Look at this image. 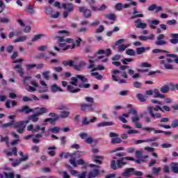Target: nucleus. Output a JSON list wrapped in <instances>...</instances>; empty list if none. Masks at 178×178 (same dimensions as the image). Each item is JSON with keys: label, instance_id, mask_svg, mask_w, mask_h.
<instances>
[{"label": "nucleus", "instance_id": "obj_1", "mask_svg": "<svg viewBox=\"0 0 178 178\" xmlns=\"http://www.w3.org/2000/svg\"><path fill=\"white\" fill-rule=\"evenodd\" d=\"M38 115L35 113L33 115H29L28 117V120L25 121L17 122L15 124V127L17 128V133H19V134H23V133H24V129H26V125L27 124V123H30V120H32L33 123H37V122H38Z\"/></svg>", "mask_w": 178, "mask_h": 178}, {"label": "nucleus", "instance_id": "obj_2", "mask_svg": "<svg viewBox=\"0 0 178 178\" xmlns=\"http://www.w3.org/2000/svg\"><path fill=\"white\" fill-rule=\"evenodd\" d=\"M126 161H134V159L133 157H124L122 159H120L117 161L118 163L116 165V161L113 160L111 163V168L113 169V170H116V169H120L122 166H124V165H126Z\"/></svg>", "mask_w": 178, "mask_h": 178}, {"label": "nucleus", "instance_id": "obj_3", "mask_svg": "<svg viewBox=\"0 0 178 178\" xmlns=\"http://www.w3.org/2000/svg\"><path fill=\"white\" fill-rule=\"evenodd\" d=\"M41 130V134H37L34 138H32V141L34 144H38L40 143V139L42 138V134L45 133V127H40V125H36L35 129L32 130V133H38Z\"/></svg>", "mask_w": 178, "mask_h": 178}, {"label": "nucleus", "instance_id": "obj_4", "mask_svg": "<svg viewBox=\"0 0 178 178\" xmlns=\"http://www.w3.org/2000/svg\"><path fill=\"white\" fill-rule=\"evenodd\" d=\"M173 62H175V58L170 57L167 58V63L163 60H161L159 61V63L163 65L167 70H173V65L170 63H173Z\"/></svg>", "mask_w": 178, "mask_h": 178}, {"label": "nucleus", "instance_id": "obj_5", "mask_svg": "<svg viewBox=\"0 0 178 178\" xmlns=\"http://www.w3.org/2000/svg\"><path fill=\"white\" fill-rule=\"evenodd\" d=\"M62 6L64 9L66 10L63 13V17L64 19H67V16H69V13H70V12H73L74 9V6H73V3H63Z\"/></svg>", "mask_w": 178, "mask_h": 178}, {"label": "nucleus", "instance_id": "obj_6", "mask_svg": "<svg viewBox=\"0 0 178 178\" xmlns=\"http://www.w3.org/2000/svg\"><path fill=\"white\" fill-rule=\"evenodd\" d=\"M19 155L21 156L22 158H20L19 159H17L11 164L12 166H13L14 168H16V166H19V165H20L22 162H26V161H28L29 159V155H24L22 152H19Z\"/></svg>", "mask_w": 178, "mask_h": 178}, {"label": "nucleus", "instance_id": "obj_7", "mask_svg": "<svg viewBox=\"0 0 178 178\" xmlns=\"http://www.w3.org/2000/svg\"><path fill=\"white\" fill-rule=\"evenodd\" d=\"M71 80V84H72V86H77L79 80H80L81 83H87L88 81V79H87V78L84 77L83 75H76L75 77H72Z\"/></svg>", "mask_w": 178, "mask_h": 178}, {"label": "nucleus", "instance_id": "obj_8", "mask_svg": "<svg viewBox=\"0 0 178 178\" xmlns=\"http://www.w3.org/2000/svg\"><path fill=\"white\" fill-rule=\"evenodd\" d=\"M23 83L24 86H29V84H31L33 87H38V83L35 82V80L33 79L31 76H26L24 78Z\"/></svg>", "mask_w": 178, "mask_h": 178}, {"label": "nucleus", "instance_id": "obj_9", "mask_svg": "<svg viewBox=\"0 0 178 178\" xmlns=\"http://www.w3.org/2000/svg\"><path fill=\"white\" fill-rule=\"evenodd\" d=\"M70 163H71L74 166V168H76L77 165H81L83 168H86V162L84 161V160L81 159L76 161L75 157H74V159H70Z\"/></svg>", "mask_w": 178, "mask_h": 178}, {"label": "nucleus", "instance_id": "obj_10", "mask_svg": "<svg viewBox=\"0 0 178 178\" xmlns=\"http://www.w3.org/2000/svg\"><path fill=\"white\" fill-rule=\"evenodd\" d=\"M158 127H163V129H176L178 127V119L173 120L170 125H165L163 124H158Z\"/></svg>", "mask_w": 178, "mask_h": 178}, {"label": "nucleus", "instance_id": "obj_11", "mask_svg": "<svg viewBox=\"0 0 178 178\" xmlns=\"http://www.w3.org/2000/svg\"><path fill=\"white\" fill-rule=\"evenodd\" d=\"M81 108L83 112H95V108L92 104H83L81 105Z\"/></svg>", "mask_w": 178, "mask_h": 178}, {"label": "nucleus", "instance_id": "obj_12", "mask_svg": "<svg viewBox=\"0 0 178 178\" xmlns=\"http://www.w3.org/2000/svg\"><path fill=\"white\" fill-rule=\"evenodd\" d=\"M70 116V111H62L60 112V115L54 118V120H58V119H67Z\"/></svg>", "mask_w": 178, "mask_h": 178}, {"label": "nucleus", "instance_id": "obj_13", "mask_svg": "<svg viewBox=\"0 0 178 178\" xmlns=\"http://www.w3.org/2000/svg\"><path fill=\"white\" fill-rule=\"evenodd\" d=\"M17 112H19V113H25V115H29V113L34 112V110H33V108H30L29 106H24L21 108H18Z\"/></svg>", "mask_w": 178, "mask_h": 178}, {"label": "nucleus", "instance_id": "obj_14", "mask_svg": "<svg viewBox=\"0 0 178 178\" xmlns=\"http://www.w3.org/2000/svg\"><path fill=\"white\" fill-rule=\"evenodd\" d=\"M165 35L163 34H159L157 36V40L155 42L156 45H165L166 44V41L165 40Z\"/></svg>", "mask_w": 178, "mask_h": 178}, {"label": "nucleus", "instance_id": "obj_15", "mask_svg": "<svg viewBox=\"0 0 178 178\" xmlns=\"http://www.w3.org/2000/svg\"><path fill=\"white\" fill-rule=\"evenodd\" d=\"M79 12H81V13H83V16L86 19L91 17L92 13H91V10L90 9H87L83 7H79Z\"/></svg>", "mask_w": 178, "mask_h": 178}, {"label": "nucleus", "instance_id": "obj_16", "mask_svg": "<svg viewBox=\"0 0 178 178\" xmlns=\"http://www.w3.org/2000/svg\"><path fill=\"white\" fill-rule=\"evenodd\" d=\"M134 173V168H130L124 170V172L122 173L123 177H130Z\"/></svg>", "mask_w": 178, "mask_h": 178}, {"label": "nucleus", "instance_id": "obj_17", "mask_svg": "<svg viewBox=\"0 0 178 178\" xmlns=\"http://www.w3.org/2000/svg\"><path fill=\"white\" fill-rule=\"evenodd\" d=\"M135 27H136V29H142L144 30V29H147V24L143 23L141 19H138L135 21Z\"/></svg>", "mask_w": 178, "mask_h": 178}, {"label": "nucleus", "instance_id": "obj_18", "mask_svg": "<svg viewBox=\"0 0 178 178\" xmlns=\"http://www.w3.org/2000/svg\"><path fill=\"white\" fill-rule=\"evenodd\" d=\"M50 90L51 92L54 93L55 92H63V90L60 88V87L58 86L56 84H52L50 86Z\"/></svg>", "mask_w": 178, "mask_h": 178}, {"label": "nucleus", "instance_id": "obj_19", "mask_svg": "<svg viewBox=\"0 0 178 178\" xmlns=\"http://www.w3.org/2000/svg\"><path fill=\"white\" fill-rule=\"evenodd\" d=\"M58 45L59 47H60V48H63V50L64 51H67V49H73L74 47H76L74 42L72 43L71 46L70 45L66 46V43H60Z\"/></svg>", "mask_w": 178, "mask_h": 178}, {"label": "nucleus", "instance_id": "obj_20", "mask_svg": "<svg viewBox=\"0 0 178 178\" xmlns=\"http://www.w3.org/2000/svg\"><path fill=\"white\" fill-rule=\"evenodd\" d=\"M36 113L35 114L38 116H41V115H44V113H47L48 108L45 107H42V108H36Z\"/></svg>", "mask_w": 178, "mask_h": 178}, {"label": "nucleus", "instance_id": "obj_21", "mask_svg": "<svg viewBox=\"0 0 178 178\" xmlns=\"http://www.w3.org/2000/svg\"><path fill=\"white\" fill-rule=\"evenodd\" d=\"M149 47H137L136 49L137 55H143V54H145V51L149 50Z\"/></svg>", "mask_w": 178, "mask_h": 178}, {"label": "nucleus", "instance_id": "obj_22", "mask_svg": "<svg viewBox=\"0 0 178 178\" xmlns=\"http://www.w3.org/2000/svg\"><path fill=\"white\" fill-rule=\"evenodd\" d=\"M21 65H16L13 67V69H17V73H19L20 77H23L24 76V71H23V68H22Z\"/></svg>", "mask_w": 178, "mask_h": 178}, {"label": "nucleus", "instance_id": "obj_23", "mask_svg": "<svg viewBox=\"0 0 178 178\" xmlns=\"http://www.w3.org/2000/svg\"><path fill=\"white\" fill-rule=\"evenodd\" d=\"M171 38H172L170 40V42L171 44H174V45H176V44H178V33L171 34Z\"/></svg>", "mask_w": 178, "mask_h": 178}, {"label": "nucleus", "instance_id": "obj_24", "mask_svg": "<svg viewBox=\"0 0 178 178\" xmlns=\"http://www.w3.org/2000/svg\"><path fill=\"white\" fill-rule=\"evenodd\" d=\"M58 42H68V44H73L74 40L71 38H67L65 40L63 37L57 36Z\"/></svg>", "mask_w": 178, "mask_h": 178}, {"label": "nucleus", "instance_id": "obj_25", "mask_svg": "<svg viewBox=\"0 0 178 178\" xmlns=\"http://www.w3.org/2000/svg\"><path fill=\"white\" fill-rule=\"evenodd\" d=\"M133 16L131 17V19H137V17H144L143 14H138V11H137V8L136 7L134 8V11H133Z\"/></svg>", "mask_w": 178, "mask_h": 178}, {"label": "nucleus", "instance_id": "obj_26", "mask_svg": "<svg viewBox=\"0 0 178 178\" xmlns=\"http://www.w3.org/2000/svg\"><path fill=\"white\" fill-rule=\"evenodd\" d=\"M87 64L84 61H80L79 65H74V67L76 70L80 71L83 70V67L86 66Z\"/></svg>", "mask_w": 178, "mask_h": 178}, {"label": "nucleus", "instance_id": "obj_27", "mask_svg": "<svg viewBox=\"0 0 178 178\" xmlns=\"http://www.w3.org/2000/svg\"><path fill=\"white\" fill-rule=\"evenodd\" d=\"M107 126H113V122H102L97 124V127H106Z\"/></svg>", "mask_w": 178, "mask_h": 178}, {"label": "nucleus", "instance_id": "obj_28", "mask_svg": "<svg viewBox=\"0 0 178 178\" xmlns=\"http://www.w3.org/2000/svg\"><path fill=\"white\" fill-rule=\"evenodd\" d=\"M120 73V70H113L112 71V75H111V79L113 81H119V79H118V76L116 74H119Z\"/></svg>", "mask_w": 178, "mask_h": 178}, {"label": "nucleus", "instance_id": "obj_29", "mask_svg": "<svg viewBox=\"0 0 178 178\" xmlns=\"http://www.w3.org/2000/svg\"><path fill=\"white\" fill-rule=\"evenodd\" d=\"M4 152L8 156H12V155H15V156H17V149H16V147H13V151L5 150Z\"/></svg>", "mask_w": 178, "mask_h": 178}, {"label": "nucleus", "instance_id": "obj_30", "mask_svg": "<svg viewBox=\"0 0 178 178\" xmlns=\"http://www.w3.org/2000/svg\"><path fill=\"white\" fill-rule=\"evenodd\" d=\"M74 85L72 84L69 85L67 86V89L68 91H70V92H72V93H76V92H79V91H80V88H74V87L73 86Z\"/></svg>", "mask_w": 178, "mask_h": 178}, {"label": "nucleus", "instance_id": "obj_31", "mask_svg": "<svg viewBox=\"0 0 178 178\" xmlns=\"http://www.w3.org/2000/svg\"><path fill=\"white\" fill-rule=\"evenodd\" d=\"M147 111L152 118H156L157 119H161L162 118V115L160 113L154 114V113H152V110L151 109V108H147Z\"/></svg>", "mask_w": 178, "mask_h": 178}, {"label": "nucleus", "instance_id": "obj_32", "mask_svg": "<svg viewBox=\"0 0 178 178\" xmlns=\"http://www.w3.org/2000/svg\"><path fill=\"white\" fill-rule=\"evenodd\" d=\"M153 94L154 95V98H165V95L161 94V92L158 89H154L153 90Z\"/></svg>", "mask_w": 178, "mask_h": 178}, {"label": "nucleus", "instance_id": "obj_33", "mask_svg": "<svg viewBox=\"0 0 178 178\" xmlns=\"http://www.w3.org/2000/svg\"><path fill=\"white\" fill-rule=\"evenodd\" d=\"M98 175H99V170L95 169L94 171L89 172L88 177V178L97 177Z\"/></svg>", "mask_w": 178, "mask_h": 178}, {"label": "nucleus", "instance_id": "obj_34", "mask_svg": "<svg viewBox=\"0 0 178 178\" xmlns=\"http://www.w3.org/2000/svg\"><path fill=\"white\" fill-rule=\"evenodd\" d=\"M149 26L151 29H152L153 30H155V29H156V26H158V24H159L160 22L158 20H152L150 22H149Z\"/></svg>", "mask_w": 178, "mask_h": 178}, {"label": "nucleus", "instance_id": "obj_35", "mask_svg": "<svg viewBox=\"0 0 178 178\" xmlns=\"http://www.w3.org/2000/svg\"><path fill=\"white\" fill-rule=\"evenodd\" d=\"M171 170L173 173L178 174V163H171Z\"/></svg>", "mask_w": 178, "mask_h": 178}, {"label": "nucleus", "instance_id": "obj_36", "mask_svg": "<svg viewBox=\"0 0 178 178\" xmlns=\"http://www.w3.org/2000/svg\"><path fill=\"white\" fill-rule=\"evenodd\" d=\"M61 129L59 127H54L53 128L49 129V131L53 134H58L60 131Z\"/></svg>", "mask_w": 178, "mask_h": 178}, {"label": "nucleus", "instance_id": "obj_37", "mask_svg": "<svg viewBox=\"0 0 178 178\" xmlns=\"http://www.w3.org/2000/svg\"><path fill=\"white\" fill-rule=\"evenodd\" d=\"M26 11L31 15H35V10H34V5H29L26 8Z\"/></svg>", "mask_w": 178, "mask_h": 178}, {"label": "nucleus", "instance_id": "obj_38", "mask_svg": "<svg viewBox=\"0 0 178 178\" xmlns=\"http://www.w3.org/2000/svg\"><path fill=\"white\" fill-rule=\"evenodd\" d=\"M26 40H27V36L22 35V36H19V38L15 39L13 41V42H15V43H16V42H24V41H26Z\"/></svg>", "mask_w": 178, "mask_h": 178}, {"label": "nucleus", "instance_id": "obj_39", "mask_svg": "<svg viewBox=\"0 0 178 178\" xmlns=\"http://www.w3.org/2000/svg\"><path fill=\"white\" fill-rule=\"evenodd\" d=\"M63 66H70V67H72V66H74V61L72 60H65L63 61Z\"/></svg>", "mask_w": 178, "mask_h": 178}, {"label": "nucleus", "instance_id": "obj_40", "mask_svg": "<svg viewBox=\"0 0 178 178\" xmlns=\"http://www.w3.org/2000/svg\"><path fill=\"white\" fill-rule=\"evenodd\" d=\"M44 37H45L44 34H38L31 39V41L35 42V41H38V40H41V38H44Z\"/></svg>", "mask_w": 178, "mask_h": 178}, {"label": "nucleus", "instance_id": "obj_41", "mask_svg": "<svg viewBox=\"0 0 178 178\" xmlns=\"http://www.w3.org/2000/svg\"><path fill=\"white\" fill-rule=\"evenodd\" d=\"M15 124H16V122H15L14 120H12L10 121V122H7L4 124H2L1 126V127H3V128H6V127H10V126H13L15 129H17L15 127Z\"/></svg>", "mask_w": 178, "mask_h": 178}, {"label": "nucleus", "instance_id": "obj_42", "mask_svg": "<svg viewBox=\"0 0 178 178\" xmlns=\"http://www.w3.org/2000/svg\"><path fill=\"white\" fill-rule=\"evenodd\" d=\"M94 161L98 165H101L102 163V161L104 160V157L99 156H94Z\"/></svg>", "mask_w": 178, "mask_h": 178}, {"label": "nucleus", "instance_id": "obj_43", "mask_svg": "<svg viewBox=\"0 0 178 178\" xmlns=\"http://www.w3.org/2000/svg\"><path fill=\"white\" fill-rule=\"evenodd\" d=\"M130 44H120L118 47V52H123V51L126 50V48H129L130 47Z\"/></svg>", "mask_w": 178, "mask_h": 178}, {"label": "nucleus", "instance_id": "obj_44", "mask_svg": "<svg viewBox=\"0 0 178 178\" xmlns=\"http://www.w3.org/2000/svg\"><path fill=\"white\" fill-rule=\"evenodd\" d=\"M44 13H46V15H47L48 16L51 17L54 13V9H52V8L46 7L44 8Z\"/></svg>", "mask_w": 178, "mask_h": 178}, {"label": "nucleus", "instance_id": "obj_45", "mask_svg": "<svg viewBox=\"0 0 178 178\" xmlns=\"http://www.w3.org/2000/svg\"><path fill=\"white\" fill-rule=\"evenodd\" d=\"M0 143H6V145H9V137H3L2 135L0 136Z\"/></svg>", "mask_w": 178, "mask_h": 178}, {"label": "nucleus", "instance_id": "obj_46", "mask_svg": "<svg viewBox=\"0 0 178 178\" xmlns=\"http://www.w3.org/2000/svg\"><path fill=\"white\" fill-rule=\"evenodd\" d=\"M161 170H162V168L161 167H159V168L154 167L152 169V172L153 175H156V176H158V175H159Z\"/></svg>", "mask_w": 178, "mask_h": 178}, {"label": "nucleus", "instance_id": "obj_47", "mask_svg": "<svg viewBox=\"0 0 178 178\" xmlns=\"http://www.w3.org/2000/svg\"><path fill=\"white\" fill-rule=\"evenodd\" d=\"M127 55L129 56H136V51L133 49H128L126 50Z\"/></svg>", "mask_w": 178, "mask_h": 178}, {"label": "nucleus", "instance_id": "obj_48", "mask_svg": "<svg viewBox=\"0 0 178 178\" xmlns=\"http://www.w3.org/2000/svg\"><path fill=\"white\" fill-rule=\"evenodd\" d=\"M120 143H122V139L118 136L111 139V144H120Z\"/></svg>", "mask_w": 178, "mask_h": 178}, {"label": "nucleus", "instance_id": "obj_49", "mask_svg": "<svg viewBox=\"0 0 178 178\" xmlns=\"http://www.w3.org/2000/svg\"><path fill=\"white\" fill-rule=\"evenodd\" d=\"M161 92H162L163 94H167V92H169V86H164L161 87Z\"/></svg>", "mask_w": 178, "mask_h": 178}, {"label": "nucleus", "instance_id": "obj_50", "mask_svg": "<svg viewBox=\"0 0 178 178\" xmlns=\"http://www.w3.org/2000/svg\"><path fill=\"white\" fill-rule=\"evenodd\" d=\"M22 34V31H15V32H10L8 34V38H12L13 35H20Z\"/></svg>", "mask_w": 178, "mask_h": 178}, {"label": "nucleus", "instance_id": "obj_51", "mask_svg": "<svg viewBox=\"0 0 178 178\" xmlns=\"http://www.w3.org/2000/svg\"><path fill=\"white\" fill-rule=\"evenodd\" d=\"M136 98L140 100V102H145V97L143 94H138L136 95Z\"/></svg>", "mask_w": 178, "mask_h": 178}, {"label": "nucleus", "instance_id": "obj_52", "mask_svg": "<svg viewBox=\"0 0 178 178\" xmlns=\"http://www.w3.org/2000/svg\"><path fill=\"white\" fill-rule=\"evenodd\" d=\"M51 73V71H46L42 73V76L44 79V80H49V74Z\"/></svg>", "mask_w": 178, "mask_h": 178}, {"label": "nucleus", "instance_id": "obj_53", "mask_svg": "<svg viewBox=\"0 0 178 178\" xmlns=\"http://www.w3.org/2000/svg\"><path fill=\"white\" fill-rule=\"evenodd\" d=\"M167 56H169V58H173L174 62L178 65V56L175 54H167Z\"/></svg>", "mask_w": 178, "mask_h": 178}, {"label": "nucleus", "instance_id": "obj_54", "mask_svg": "<svg viewBox=\"0 0 178 178\" xmlns=\"http://www.w3.org/2000/svg\"><path fill=\"white\" fill-rule=\"evenodd\" d=\"M3 177L5 178H15V174L13 172H4Z\"/></svg>", "mask_w": 178, "mask_h": 178}, {"label": "nucleus", "instance_id": "obj_55", "mask_svg": "<svg viewBox=\"0 0 178 178\" xmlns=\"http://www.w3.org/2000/svg\"><path fill=\"white\" fill-rule=\"evenodd\" d=\"M82 124H83L84 126H87V125L90 124V120H88V118L84 117L83 118Z\"/></svg>", "mask_w": 178, "mask_h": 178}, {"label": "nucleus", "instance_id": "obj_56", "mask_svg": "<svg viewBox=\"0 0 178 178\" xmlns=\"http://www.w3.org/2000/svg\"><path fill=\"white\" fill-rule=\"evenodd\" d=\"M85 101L89 104H94L95 99L92 97H86Z\"/></svg>", "mask_w": 178, "mask_h": 178}, {"label": "nucleus", "instance_id": "obj_57", "mask_svg": "<svg viewBox=\"0 0 178 178\" xmlns=\"http://www.w3.org/2000/svg\"><path fill=\"white\" fill-rule=\"evenodd\" d=\"M123 9V4H122V3H118L115 5V10H122Z\"/></svg>", "mask_w": 178, "mask_h": 178}, {"label": "nucleus", "instance_id": "obj_58", "mask_svg": "<svg viewBox=\"0 0 178 178\" xmlns=\"http://www.w3.org/2000/svg\"><path fill=\"white\" fill-rule=\"evenodd\" d=\"M37 65L35 64H27L25 65V67L26 68V70H31V69L35 67Z\"/></svg>", "mask_w": 178, "mask_h": 178}, {"label": "nucleus", "instance_id": "obj_59", "mask_svg": "<svg viewBox=\"0 0 178 178\" xmlns=\"http://www.w3.org/2000/svg\"><path fill=\"white\" fill-rule=\"evenodd\" d=\"M95 70H105V67L102 65H97V67L93 68L91 72H95Z\"/></svg>", "mask_w": 178, "mask_h": 178}, {"label": "nucleus", "instance_id": "obj_60", "mask_svg": "<svg viewBox=\"0 0 178 178\" xmlns=\"http://www.w3.org/2000/svg\"><path fill=\"white\" fill-rule=\"evenodd\" d=\"M35 88H37V87H35V86H29L28 88H26V90H27V91H29V92H35V90H36V89Z\"/></svg>", "mask_w": 178, "mask_h": 178}, {"label": "nucleus", "instance_id": "obj_61", "mask_svg": "<svg viewBox=\"0 0 178 178\" xmlns=\"http://www.w3.org/2000/svg\"><path fill=\"white\" fill-rule=\"evenodd\" d=\"M133 86L135 88H140L143 83H141V82L135 81L134 82Z\"/></svg>", "mask_w": 178, "mask_h": 178}, {"label": "nucleus", "instance_id": "obj_62", "mask_svg": "<svg viewBox=\"0 0 178 178\" xmlns=\"http://www.w3.org/2000/svg\"><path fill=\"white\" fill-rule=\"evenodd\" d=\"M143 130H144L145 131H148L149 133H152V131H154V128L146 127H143Z\"/></svg>", "mask_w": 178, "mask_h": 178}, {"label": "nucleus", "instance_id": "obj_63", "mask_svg": "<svg viewBox=\"0 0 178 178\" xmlns=\"http://www.w3.org/2000/svg\"><path fill=\"white\" fill-rule=\"evenodd\" d=\"M138 120H140V117L138 116V115L131 118V121L133 122V123H137Z\"/></svg>", "mask_w": 178, "mask_h": 178}, {"label": "nucleus", "instance_id": "obj_64", "mask_svg": "<svg viewBox=\"0 0 178 178\" xmlns=\"http://www.w3.org/2000/svg\"><path fill=\"white\" fill-rule=\"evenodd\" d=\"M39 92L42 93V92H48V88L47 86L44 87H40L39 88Z\"/></svg>", "mask_w": 178, "mask_h": 178}]
</instances>
